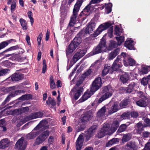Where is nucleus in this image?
Returning a JSON list of instances; mask_svg holds the SVG:
<instances>
[{
  "instance_id": "nucleus-9",
  "label": "nucleus",
  "mask_w": 150,
  "mask_h": 150,
  "mask_svg": "<svg viewBox=\"0 0 150 150\" xmlns=\"http://www.w3.org/2000/svg\"><path fill=\"white\" fill-rule=\"evenodd\" d=\"M121 56H118L116 60L114 62L112 67L113 71L117 70L120 67L122 66L121 61Z\"/></svg>"
},
{
  "instance_id": "nucleus-17",
  "label": "nucleus",
  "mask_w": 150,
  "mask_h": 150,
  "mask_svg": "<svg viewBox=\"0 0 150 150\" xmlns=\"http://www.w3.org/2000/svg\"><path fill=\"white\" fill-rule=\"evenodd\" d=\"M92 116L91 112L89 111L82 115L81 118L83 122H85L90 120Z\"/></svg>"
},
{
  "instance_id": "nucleus-57",
  "label": "nucleus",
  "mask_w": 150,
  "mask_h": 150,
  "mask_svg": "<svg viewBox=\"0 0 150 150\" xmlns=\"http://www.w3.org/2000/svg\"><path fill=\"white\" fill-rule=\"evenodd\" d=\"M145 123V127L149 126H150V120L147 118H146L144 120Z\"/></svg>"
},
{
  "instance_id": "nucleus-11",
  "label": "nucleus",
  "mask_w": 150,
  "mask_h": 150,
  "mask_svg": "<svg viewBox=\"0 0 150 150\" xmlns=\"http://www.w3.org/2000/svg\"><path fill=\"white\" fill-rule=\"evenodd\" d=\"M104 124L105 125H108V127L109 129L108 131L110 134H112L116 131L119 125V122L117 120H115L113 122L110 127L109 124L108 123H105Z\"/></svg>"
},
{
  "instance_id": "nucleus-50",
  "label": "nucleus",
  "mask_w": 150,
  "mask_h": 150,
  "mask_svg": "<svg viewBox=\"0 0 150 150\" xmlns=\"http://www.w3.org/2000/svg\"><path fill=\"white\" fill-rule=\"evenodd\" d=\"M124 37L123 36H121L119 37H116V38L118 42V44L119 45H120L121 43L124 41Z\"/></svg>"
},
{
  "instance_id": "nucleus-62",
  "label": "nucleus",
  "mask_w": 150,
  "mask_h": 150,
  "mask_svg": "<svg viewBox=\"0 0 150 150\" xmlns=\"http://www.w3.org/2000/svg\"><path fill=\"white\" fill-rule=\"evenodd\" d=\"M13 97V96H12V95L11 94L8 95L6 98L4 102L3 103V104L4 105L6 103L8 102L10 100V98Z\"/></svg>"
},
{
  "instance_id": "nucleus-32",
  "label": "nucleus",
  "mask_w": 150,
  "mask_h": 150,
  "mask_svg": "<svg viewBox=\"0 0 150 150\" xmlns=\"http://www.w3.org/2000/svg\"><path fill=\"white\" fill-rule=\"evenodd\" d=\"M120 79L123 83H125L129 79V76L127 73H125L121 76Z\"/></svg>"
},
{
  "instance_id": "nucleus-24",
  "label": "nucleus",
  "mask_w": 150,
  "mask_h": 150,
  "mask_svg": "<svg viewBox=\"0 0 150 150\" xmlns=\"http://www.w3.org/2000/svg\"><path fill=\"white\" fill-rule=\"evenodd\" d=\"M77 47L74 43L71 42L66 50L67 55H68L72 53Z\"/></svg>"
},
{
  "instance_id": "nucleus-22",
  "label": "nucleus",
  "mask_w": 150,
  "mask_h": 150,
  "mask_svg": "<svg viewBox=\"0 0 150 150\" xmlns=\"http://www.w3.org/2000/svg\"><path fill=\"white\" fill-rule=\"evenodd\" d=\"M148 101L147 99H142L136 102V104L141 107H145L148 105Z\"/></svg>"
},
{
  "instance_id": "nucleus-44",
  "label": "nucleus",
  "mask_w": 150,
  "mask_h": 150,
  "mask_svg": "<svg viewBox=\"0 0 150 150\" xmlns=\"http://www.w3.org/2000/svg\"><path fill=\"white\" fill-rule=\"evenodd\" d=\"M129 102V99H127L122 101L120 104V106L121 108H123L127 105Z\"/></svg>"
},
{
  "instance_id": "nucleus-45",
  "label": "nucleus",
  "mask_w": 150,
  "mask_h": 150,
  "mask_svg": "<svg viewBox=\"0 0 150 150\" xmlns=\"http://www.w3.org/2000/svg\"><path fill=\"white\" fill-rule=\"evenodd\" d=\"M50 86L51 89H54L55 88V84L54 81L52 76H51L50 78Z\"/></svg>"
},
{
  "instance_id": "nucleus-38",
  "label": "nucleus",
  "mask_w": 150,
  "mask_h": 150,
  "mask_svg": "<svg viewBox=\"0 0 150 150\" xmlns=\"http://www.w3.org/2000/svg\"><path fill=\"white\" fill-rule=\"evenodd\" d=\"M149 81H150V75L146 77L143 78L141 81V83L143 85L145 86L147 85Z\"/></svg>"
},
{
  "instance_id": "nucleus-54",
  "label": "nucleus",
  "mask_w": 150,
  "mask_h": 150,
  "mask_svg": "<svg viewBox=\"0 0 150 150\" xmlns=\"http://www.w3.org/2000/svg\"><path fill=\"white\" fill-rule=\"evenodd\" d=\"M140 134L144 137L146 138L150 136V132L147 131H143L142 132V134Z\"/></svg>"
},
{
  "instance_id": "nucleus-4",
  "label": "nucleus",
  "mask_w": 150,
  "mask_h": 150,
  "mask_svg": "<svg viewBox=\"0 0 150 150\" xmlns=\"http://www.w3.org/2000/svg\"><path fill=\"white\" fill-rule=\"evenodd\" d=\"M121 56L123 57L124 64L125 66H127L129 64L131 66L135 65V61L128 54L122 52L121 53Z\"/></svg>"
},
{
  "instance_id": "nucleus-53",
  "label": "nucleus",
  "mask_w": 150,
  "mask_h": 150,
  "mask_svg": "<svg viewBox=\"0 0 150 150\" xmlns=\"http://www.w3.org/2000/svg\"><path fill=\"white\" fill-rule=\"evenodd\" d=\"M16 0H13V3L11 4V10L12 12H13L14 11V9L16 7Z\"/></svg>"
},
{
  "instance_id": "nucleus-28",
  "label": "nucleus",
  "mask_w": 150,
  "mask_h": 150,
  "mask_svg": "<svg viewBox=\"0 0 150 150\" xmlns=\"http://www.w3.org/2000/svg\"><path fill=\"white\" fill-rule=\"evenodd\" d=\"M37 129H34L30 133L28 134L26 136L27 138L29 139H31L34 138L36 136L39 134L38 131L35 132V130Z\"/></svg>"
},
{
  "instance_id": "nucleus-18",
  "label": "nucleus",
  "mask_w": 150,
  "mask_h": 150,
  "mask_svg": "<svg viewBox=\"0 0 150 150\" xmlns=\"http://www.w3.org/2000/svg\"><path fill=\"white\" fill-rule=\"evenodd\" d=\"M94 93L91 89L90 91H87L84 93L81 98L79 100V102L81 103L86 100L88 98H90Z\"/></svg>"
},
{
  "instance_id": "nucleus-55",
  "label": "nucleus",
  "mask_w": 150,
  "mask_h": 150,
  "mask_svg": "<svg viewBox=\"0 0 150 150\" xmlns=\"http://www.w3.org/2000/svg\"><path fill=\"white\" fill-rule=\"evenodd\" d=\"M44 141L42 140V139L39 136L35 140V144L37 145H39L42 143Z\"/></svg>"
},
{
  "instance_id": "nucleus-27",
  "label": "nucleus",
  "mask_w": 150,
  "mask_h": 150,
  "mask_svg": "<svg viewBox=\"0 0 150 150\" xmlns=\"http://www.w3.org/2000/svg\"><path fill=\"white\" fill-rule=\"evenodd\" d=\"M9 143L7 139H2L0 142V149H4L8 147Z\"/></svg>"
},
{
  "instance_id": "nucleus-14",
  "label": "nucleus",
  "mask_w": 150,
  "mask_h": 150,
  "mask_svg": "<svg viewBox=\"0 0 150 150\" xmlns=\"http://www.w3.org/2000/svg\"><path fill=\"white\" fill-rule=\"evenodd\" d=\"M139 146L135 142L130 141L127 143L125 148L128 150H136L139 148Z\"/></svg>"
},
{
  "instance_id": "nucleus-47",
  "label": "nucleus",
  "mask_w": 150,
  "mask_h": 150,
  "mask_svg": "<svg viewBox=\"0 0 150 150\" xmlns=\"http://www.w3.org/2000/svg\"><path fill=\"white\" fill-rule=\"evenodd\" d=\"M82 83L81 81H78L77 82L76 85L73 88V91H75L76 89H79L83 90V88L79 86L80 84Z\"/></svg>"
},
{
  "instance_id": "nucleus-40",
  "label": "nucleus",
  "mask_w": 150,
  "mask_h": 150,
  "mask_svg": "<svg viewBox=\"0 0 150 150\" xmlns=\"http://www.w3.org/2000/svg\"><path fill=\"white\" fill-rule=\"evenodd\" d=\"M135 84L134 83H132L131 84H129V86L126 89V92L127 93H130L133 90Z\"/></svg>"
},
{
  "instance_id": "nucleus-3",
  "label": "nucleus",
  "mask_w": 150,
  "mask_h": 150,
  "mask_svg": "<svg viewBox=\"0 0 150 150\" xmlns=\"http://www.w3.org/2000/svg\"><path fill=\"white\" fill-rule=\"evenodd\" d=\"M107 48L105 40L102 39L99 44L93 50V54L94 55L102 52H105L107 50Z\"/></svg>"
},
{
  "instance_id": "nucleus-56",
  "label": "nucleus",
  "mask_w": 150,
  "mask_h": 150,
  "mask_svg": "<svg viewBox=\"0 0 150 150\" xmlns=\"http://www.w3.org/2000/svg\"><path fill=\"white\" fill-rule=\"evenodd\" d=\"M23 92V91L21 90H18L15 91L14 92H13L11 95H12L13 97L15 96L18 95L19 93Z\"/></svg>"
},
{
  "instance_id": "nucleus-43",
  "label": "nucleus",
  "mask_w": 150,
  "mask_h": 150,
  "mask_svg": "<svg viewBox=\"0 0 150 150\" xmlns=\"http://www.w3.org/2000/svg\"><path fill=\"white\" fill-rule=\"evenodd\" d=\"M122 32V30L117 26H116L115 29L114 34L117 35H120Z\"/></svg>"
},
{
  "instance_id": "nucleus-6",
  "label": "nucleus",
  "mask_w": 150,
  "mask_h": 150,
  "mask_svg": "<svg viewBox=\"0 0 150 150\" xmlns=\"http://www.w3.org/2000/svg\"><path fill=\"white\" fill-rule=\"evenodd\" d=\"M102 84L101 79L100 77L96 78L93 82L91 89L95 92L101 86Z\"/></svg>"
},
{
  "instance_id": "nucleus-20",
  "label": "nucleus",
  "mask_w": 150,
  "mask_h": 150,
  "mask_svg": "<svg viewBox=\"0 0 150 150\" xmlns=\"http://www.w3.org/2000/svg\"><path fill=\"white\" fill-rule=\"evenodd\" d=\"M133 41L130 38L127 39L125 43V47L129 50H134Z\"/></svg>"
},
{
  "instance_id": "nucleus-51",
  "label": "nucleus",
  "mask_w": 150,
  "mask_h": 150,
  "mask_svg": "<svg viewBox=\"0 0 150 150\" xmlns=\"http://www.w3.org/2000/svg\"><path fill=\"white\" fill-rule=\"evenodd\" d=\"M130 112H125L122 115V117L124 119H126L129 118L130 116Z\"/></svg>"
},
{
  "instance_id": "nucleus-13",
  "label": "nucleus",
  "mask_w": 150,
  "mask_h": 150,
  "mask_svg": "<svg viewBox=\"0 0 150 150\" xmlns=\"http://www.w3.org/2000/svg\"><path fill=\"white\" fill-rule=\"evenodd\" d=\"M80 8L76 7L74 6L73 11V15L71 16L70 22L74 24L76 23L77 21L78 20L77 13L79 11Z\"/></svg>"
},
{
  "instance_id": "nucleus-30",
  "label": "nucleus",
  "mask_w": 150,
  "mask_h": 150,
  "mask_svg": "<svg viewBox=\"0 0 150 150\" xmlns=\"http://www.w3.org/2000/svg\"><path fill=\"white\" fill-rule=\"evenodd\" d=\"M83 90L79 89H76L75 91H73L72 89L71 93H72L74 92L73 94H74V98L76 100L80 96L81 93L82 92Z\"/></svg>"
},
{
  "instance_id": "nucleus-10",
  "label": "nucleus",
  "mask_w": 150,
  "mask_h": 150,
  "mask_svg": "<svg viewBox=\"0 0 150 150\" xmlns=\"http://www.w3.org/2000/svg\"><path fill=\"white\" fill-rule=\"evenodd\" d=\"M26 144L23 137H21L18 140L15 146L17 150H24Z\"/></svg>"
},
{
  "instance_id": "nucleus-49",
  "label": "nucleus",
  "mask_w": 150,
  "mask_h": 150,
  "mask_svg": "<svg viewBox=\"0 0 150 150\" xmlns=\"http://www.w3.org/2000/svg\"><path fill=\"white\" fill-rule=\"evenodd\" d=\"M9 43L8 41H5L1 43H0V50L6 47Z\"/></svg>"
},
{
  "instance_id": "nucleus-39",
  "label": "nucleus",
  "mask_w": 150,
  "mask_h": 150,
  "mask_svg": "<svg viewBox=\"0 0 150 150\" xmlns=\"http://www.w3.org/2000/svg\"><path fill=\"white\" fill-rule=\"evenodd\" d=\"M32 98V96L30 94H27L23 95L21 97L19 98L20 100H29Z\"/></svg>"
},
{
  "instance_id": "nucleus-41",
  "label": "nucleus",
  "mask_w": 150,
  "mask_h": 150,
  "mask_svg": "<svg viewBox=\"0 0 150 150\" xmlns=\"http://www.w3.org/2000/svg\"><path fill=\"white\" fill-rule=\"evenodd\" d=\"M46 103L47 105L51 104L52 106H54L56 104L55 100L52 99L51 97L48 98V100L46 101Z\"/></svg>"
},
{
  "instance_id": "nucleus-60",
  "label": "nucleus",
  "mask_w": 150,
  "mask_h": 150,
  "mask_svg": "<svg viewBox=\"0 0 150 150\" xmlns=\"http://www.w3.org/2000/svg\"><path fill=\"white\" fill-rule=\"evenodd\" d=\"M42 37V35L40 33L37 38V40L38 43V45H40L41 44V40Z\"/></svg>"
},
{
  "instance_id": "nucleus-42",
  "label": "nucleus",
  "mask_w": 150,
  "mask_h": 150,
  "mask_svg": "<svg viewBox=\"0 0 150 150\" xmlns=\"http://www.w3.org/2000/svg\"><path fill=\"white\" fill-rule=\"evenodd\" d=\"M127 126L125 124L121 125L117 130V132L118 133H121L127 129Z\"/></svg>"
},
{
  "instance_id": "nucleus-34",
  "label": "nucleus",
  "mask_w": 150,
  "mask_h": 150,
  "mask_svg": "<svg viewBox=\"0 0 150 150\" xmlns=\"http://www.w3.org/2000/svg\"><path fill=\"white\" fill-rule=\"evenodd\" d=\"M49 135V132L46 131L42 132L39 137L44 141L48 137Z\"/></svg>"
},
{
  "instance_id": "nucleus-61",
  "label": "nucleus",
  "mask_w": 150,
  "mask_h": 150,
  "mask_svg": "<svg viewBox=\"0 0 150 150\" xmlns=\"http://www.w3.org/2000/svg\"><path fill=\"white\" fill-rule=\"evenodd\" d=\"M21 113V110L20 109H16L13 112V114L14 115H18Z\"/></svg>"
},
{
  "instance_id": "nucleus-16",
  "label": "nucleus",
  "mask_w": 150,
  "mask_h": 150,
  "mask_svg": "<svg viewBox=\"0 0 150 150\" xmlns=\"http://www.w3.org/2000/svg\"><path fill=\"white\" fill-rule=\"evenodd\" d=\"M83 136L82 135L80 134L79 137L76 143V150H81L83 146Z\"/></svg>"
},
{
  "instance_id": "nucleus-58",
  "label": "nucleus",
  "mask_w": 150,
  "mask_h": 150,
  "mask_svg": "<svg viewBox=\"0 0 150 150\" xmlns=\"http://www.w3.org/2000/svg\"><path fill=\"white\" fill-rule=\"evenodd\" d=\"M8 72V70L7 69H4L0 70V76L6 74Z\"/></svg>"
},
{
  "instance_id": "nucleus-19",
  "label": "nucleus",
  "mask_w": 150,
  "mask_h": 150,
  "mask_svg": "<svg viewBox=\"0 0 150 150\" xmlns=\"http://www.w3.org/2000/svg\"><path fill=\"white\" fill-rule=\"evenodd\" d=\"M47 122L46 120H42L40 122L39 124L34 129H45L47 128Z\"/></svg>"
},
{
  "instance_id": "nucleus-12",
  "label": "nucleus",
  "mask_w": 150,
  "mask_h": 150,
  "mask_svg": "<svg viewBox=\"0 0 150 150\" xmlns=\"http://www.w3.org/2000/svg\"><path fill=\"white\" fill-rule=\"evenodd\" d=\"M106 109L105 107H103L97 112V119L98 120H100L105 118L106 115L105 112Z\"/></svg>"
},
{
  "instance_id": "nucleus-63",
  "label": "nucleus",
  "mask_w": 150,
  "mask_h": 150,
  "mask_svg": "<svg viewBox=\"0 0 150 150\" xmlns=\"http://www.w3.org/2000/svg\"><path fill=\"white\" fill-rule=\"evenodd\" d=\"M130 115L132 117H136L138 116V113L136 112H130Z\"/></svg>"
},
{
  "instance_id": "nucleus-26",
  "label": "nucleus",
  "mask_w": 150,
  "mask_h": 150,
  "mask_svg": "<svg viewBox=\"0 0 150 150\" xmlns=\"http://www.w3.org/2000/svg\"><path fill=\"white\" fill-rule=\"evenodd\" d=\"M145 125H144L142 123L139 122L136 125V130L137 133L139 134H141L144 130V127Z\"/></svg>"
},
{
  "instance_id": "nucleus-8",
  "label": "nucleus",
  "mask_w": 150,
  "mask_h": 150,
  "mask_svg": "<svg viewBox=\"0 0 150 150\" xmlns=\"http://www.w3.org/2000/svg\"><path fill=\"white\" fill-rule=\"evenodd\" d=\"M108 125H105L104 124L101 129L99 131L96 135V136L100 138L103 137L107 134H111L108 131L109 129L108 127Z\"/></svg>"
},
{
  "instance_id": "nucleus-35",
  "label": "nucleus",
  "mask_w": 150,
  "mask_h": 150,
  "mask_svg": "<svg viewBox=\"0 0 150 150\" xmlns=\"http://www.w3.org/2000/svg\"><path fill=\"white\" fill-rule=\"evenodd\" d=\"M119 142L118 139L117 138H113L110 140L106 144V146L108 147L114 144H117Z\"/></svg>"
},
{
  "instance_id": "nucleus-2",
  "label": "nucleus",
  "mask_w": 150,
  "mask_h": 150,
  "mask_svg": "<svg viewBox=\"0 0 150 150\" xmlns=\"http://www.w3.org/2000/svg\"><path fill=\"white\" fill-rule=\"evenodd\" d=\"M103 90L104 93H105L98 100V103H100L111 96L113 92V90L110 86L104 87L103 88Z\"/></svg>"
},
{
  "instance_id": "nucleus-33",
  "label": "nucleus",
  "mask_w": 150,
  "mask_h": 150,
  "mask_svg": "<svg viewBox=\"0 0 150 150\" xmlns=\"http://www.w3.org/2000/svg\"><path fill=\"white\" fill-rule=\"evenodd\" d=\"M132 136V134L130 133L124 134L122 139V142L124 143L129 141L131 138Z\"/></svg>"
},
{
  "instance_id": "nucleus-7",
  "label": "nucleus",
  "mask_w": 150,
  "mask_h": 150,
  "mask_svg": "<svg viewBox=\"0 0 150 150\" xmlns=\"http://www.w3.org/2000/svg\"><path fill=\"white\" fill-rule=\"evenodd\" d=\"M86 53V51L83 50L77 49L76 52L72 58L74 63H75L79 59L84 56Z\"/></svg>"
},
{
  "instance_id": "nucleus-21",
  "label": "nucleus",
  "mask_w": 150,
  "mask_h": 150,
  "mask_svg": "<svg viewBox=\"0 0 150 150\" xmlns=\"http://www.w3.org/2000/svg\"><path fill=\"white\" fill-rule=\"evenodd\" d=\"M120 51V49L118 48L112 51L108 54V59L110 60L114 58L119 54Z\"/></svg>"
},
{
  "instance_id": "nucleus-37",
  "label": "nucleus",
  "mask_w": 150,
  "mask_h": 150,
  "mask_svg": "<svg viewBox=\"0 0 150 150\" xmlns=\"http://www.w3.org/2000/svg\"><path fill=\"white\" fill-rule=\"evenodd\" d=\"M91 3L90 2L84 9L83 12L85 15H86L88 14L87 13H86L90 12L91 8L93 7V6L91 5Z\"/></svg>"
},
{
  "instance_id": "nucleus-31",
  "label": "nucleus",
  "mask_w": 150,
  "mask_h": 150,
  "mask_svg": "<svg viewBox=\"0 0 150 150\" xmlns=\"http://www.w3.org/2000/svg\"><path fill=\"white\" fill-rule=\"evenodd\" d=\"M78 35H79V36L75 38L72 42L73 43H74V45L76 46L77 47L81 42L82 39L81 37H83L80 35H79V33L78 34Z\"/></svg>"
},
{
  "instance_id": "nucleus-46",
  "label": "nucleus",
  "mask_w": 150,
  "mask_h": 150,
  "mask_svg": "<svg viewBox=\"0 0 150 150\" xmlns=\"http://www.w3.org/2000/svg\"><path fill=\"white\" fill-rule=\"evenodd\" d=\"M148 72V67L144 66L142 67L141 70V74H146Z\"/></svg>"
},
{
  "instance_id": "nucleus-23",
  "label": "nucleus",
  "mask_w": 150,
  "mask_h": 150,
  "mask_svg": "<svg viewBox=\"0 0 150 150\" xmlns=\"http://www.w3.org/2000/svg\"><path fill=\"white\" fill-rule=\"evenodd\" d=\"M119 104V103L117 102L114 103L110 108V110H109V113L110 114H111L116 112L118 110L120 109Z\"/></svg>"
},
{
  "instance_id": "nucleus-29",
  "label": "nucleus",
  "mask_w": 150,
  "mask_h": 150,
  "mask_svg": "<svg viewBox=\"0 0 150 150\" xmlns=\"http://www.w3.org/2000/svg\"><path fill=\"white\" fill-rule=\"evenodd\" d=\"M23 78V75L21 74H18L12 75L11 79L13 81H17Z\"/></svg>"
},
{
  "instance_id": "nucleus-52",
  "label": "nucleus",
  "mask_w": 150,
  "mask_h": 150,
  "mask_svg": "<svg viewBox=\"0 0 150 150\" xmlns=\"http://www.w3.org/2000/svg\"><path fill=\"white\" fill-rule=\"evenodd\" d=\"M112 6V4L111 3H109L108 5L106 6L105 8L107 11V13H108L111 11V7Z\"/></svg>"
},
{
  "instance_id": "nucleus-5",
  "label": "nucleus",
  "mask_w": 150,
  "mask_h": 150,
  "mask_svg": "<svg viewBox=\"0 0 150 150\" xmlns=\"http://www.w3.org/2000/svg\"><path fill=\"white\" fill-rule=\"evenodd\" d=\"M112 23L110 22L104 23L101 24L93 33V35L94 37H97L103 31L106 30L108 27L111 26Z\"/></svg>"
},
{
  "instance_id": "nucleus-36",
  "label": "nucleus",
  "mask_w": 150,
  "mask_h": 150,
  "mask_svg": "<svg viewBox=\"0 0 150 150\" xmlns=\"http://www.w3.org/2000/svg\"><path fill=\"white\" fill-rule=\"evenodd\" d=\"M20 22L23 29L25 30H26L27 23L26 21L25 20L21 18L20 20Z\"/></svg>"
},
{
  "instance_id": "nucleus-15",
  "label": "nucleus",
  "mask_w": 150,
  "mask_h": 150,
  "mask_svg": "<svg viewBox=\"0 0 150 150\" xmlns=\"http://www.w3.org/2000/svg\"><path fill=\"white\" fill-rule=\"evenodd\" d=\"M97 128V125L91 126L88 129L87 133L86 134V138L88 140L89 138L93 136L96 132Z\"/></svg>"
},
{
  "instance_id": "nucleus-25",
  "label": "nucleus",
  "mask_w": 150,
  "mask_h": 150,
  "mask_svg": "<svg viewBox=\"0 0 150 150\" xmlns=\"http://www.w3.org/2000/svg\"><path fill=\"white\" fill-rule=\"evenodd\" d=\"M113 71L112 67L108 65H105L102 72L103 76H105L108 73H111Z\"/></svg>"
},
{
  "instance_id": "nucleus-64",
  "label": "nucleus",
  "mask_w": 150,
  "mask_h": 150,
  "mask_svg": "<svg viewBox=\"0 0 150 150\" xmlns=\"http://www.w3.org/2000/svg\"><path fill=\"white\" fill-rule=\"evenodd\" d=\"M142 150H150V143H147L146 144L144 149Z\"/></svg>"
},
{
  "instance_id": "nucleus-59",
  "label": "nucleus",
  "mask_w": 150,
  "mask_h": 150,
  "mask_svg": "<svg viewBox=\"0 0 150 150\" xmlns=\"http://www.w3.org/2000/svg\"><path fill=\"white\" fill-rule=\"evenodd\" d=\"M18 48V47L17 46H14L11 47L9 48L8 49L6 50H5L3 52H4L7 51H9L13 50H14L17 49Z\"/></svg>"
},
{
  "instance_id": "nucleus-1",
  "label": "nucleus",
  "mask_w": 150,
  "mask_h": 150,
  "mask_svg": "<svg viewBox=\"0 0 150 150\" xmlns=\"http://www.w3.org/2000/svg\"><path fill=\"white\" fill-rule=\"evenodd\" d=\"M96 26V24L95 22H90L85 29H83L79 33V35L82 36L89 35L92 33Z\"/></svg>"
},
{
  "instance_id": "nucleus-48",
  "label": "nucleus",
  "mask_w": 150,
  "mask_h": 150,
  "mask_svg": "<svg viewBox=\"0 0 150 150\" xmlns=\"http://www.w3.org/2000/svg\"><path fill=\"white\" fill-rule=\"evenodd\" d=\"M117 44L115 42L111 40L110 41V43L109 45V47L110 49H112L117 47Z\"/></svg>"
}]
</instances>
